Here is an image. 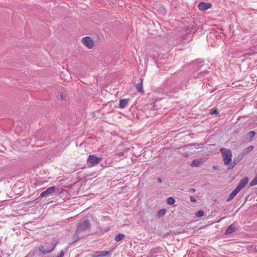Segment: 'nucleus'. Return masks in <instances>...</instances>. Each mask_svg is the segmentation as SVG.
Masks as SVG:
<instances>
[{
    "instance_id": "f257e3e1",
    "label": "nucleus",
    "mask_w": 257,
    "mask_h": 257,
    "mask_svg": "<svg viewBox=\"0 0 257 257\" xmlns=\"http://www.w3.org/2000/svg\"><path fill=\"white\" fill-rule=\"evenodd\" d=\"M91 228V224L89 219H82L78 223L76 229V234H80L82 232L90 230Z\"/></svg>"
},
{
    "instance_id": "f03ea898",
    "label": "nucleus",
    "mask_w": 257,
    "mask_h": 257,
    "mask_svg": "<svg viewBox=\"0 0 257 257\" xmlns=\"http://www.w3.org/2000/svg\"><path fill=\"white\" fill-rule=\"evenodd\" d=\"M57 192L58 194L59 195L62 194L64 192H67V190L64 189H60L58 188H56L55 186H51L47 188L46 190L42 192L39 197H47L49 195H52L54 193Z\"/></svg>"
},
{
    "instance_id": "7ed1b4c3",
    "label": "nucleus",
    "mask_w": 257,
    "mask_h": 257,
    "mask_svg": "<svg viewBox=\"0 0 257 257\" xmlns=\"http://www.w3.org/2000/svg\"><path fill=\"white\" fill-rule=\"evenodd\" d=\"M57 243L55 241H52L51 243H46L44 245H40L39 247V250L43 254H47L55 249Z\"/></svg>"
},
{
    "instance_id": "20e7f679",
    "label": "nucleus",
    "mask_w": 257,
    "mask_h": 257,
    "mask_svg": "<svg viewBox=\"0 0 257 257\" xmlns=\"http://www.w3.org/2000/svg\"><path fill=\"white\" fill-rule=\"evenodd\" d=\"M102 160V157H98L94 154L90 155L87 160V164L89 167H92L98 164Z\"/></svg>"
},
{
    "instance_id": "39448f33",
    "label": "nucleus",
    "mask_w": 257,
    "mask_h": 257,
    "mask_svg": "<svg viewBox=\"0 0 257 257\" xmlns=\"http://www.w3.org/2000/svg\"><path fill=\"white\" fill-rule=\"evenodd\" d=\"M222 150L223 149H222ZM224 152H222V157L225 165H229L232 161V152L230 149H224Z\"/></svg>"
},
{
    "instance_id": "423d86ee",
    "label": "nucleus",
    "mask_w": 257,
    "mask_h": 257,
    "mask_svg": "<svg viewBox=\"0 0 257 257\" xmlns=\"http://www.w3.org/2000/svg\"><path fill=\"white\" fill-rule=\"evenodd\" d=\"M82 43L88 49H91L94 46V42L89 37H85L82 39Z\"/></svg>"
},
{
    "instance_id": "0eeeda50",
    "label": "nucleus",
    "mask_w": 257,
    "mask_h": 257,
    "mask_svg": "<svg viewBox=\"0 0 257 257\" xmlns=\"http://www.w3.org/2000/svg\"><path fill=\"white\" fill-rule=\"evenodd\" d=\"M248 182V177H245L242 178L235 188L237 189L239 191H240L244 187V186L246 185Z\"/></svg>"
},
{
    "instance_id": "6e6552de",
    "label": "nucleus",
    "mask_w": 257,
    "mask_h": 257,
    "mask_svg": "<svg viewBox=\"0 0 257 257\" xmlns=\"http://www.w3.org/2000/svg\"><path fill=\"white\" fill-rule=\"evenodd\" d=\"M198 9L200 11H206L211 8L212 4L210 3L200 2L198 5Z\"/></svg>"
},
{
    "instance_id": "1a4fd4ad",
    "label": "nucleus",
    "mask_w": 257,
    "mask_h": 257,
    "mask_svg": "<svg viewBox=\"0 0 257 257\" xmlns=\"http://www.w3.org/2000/svg\"><path fill=\"white\" fill-rule=\"evenodd\" d=\"M143 78H139L138 83H136L135 85L136 89L137 90L138 92L142 94H144V90L143 89Z\"/></svg>"
},
{
    "instance_id": "9d476101",
    "label": "nucleus",
    "mask_w": 257,
    "mask_h": 257,
    "mask_svg": "<svg viewBox=\"0 0 257 257\" xmlns=\"http://www.w3.org/2000/svg\"><path fill=\"white\" fill-rule=\"evenodd\" d=\"M95 254L94 257H109L111 255L110 252L106 250L97 251Z\"/></svg>"
},
{
    "instance_id": "9b49d317",
    "label": "nucleus",
    "mask_w": 257,
    "mask_h": 257,
    "mask_svg": "<svg viewBox=\"0 0 257 257\" xmlns=\"http://www.w3.org/2000/svg\"><path fill=\"white\" fill-rule=\"evenodd\" d=\"M192 63L196 66V68L197 69H199L201 67H202L204 64V61L203 60L201 59H197L195 60H193L192 62Z\"/></svg>"
},
{
    "instance_id": "f8f14e48",
    "label": "nucleus",
    "mask_w": 257,
    "mask_h": 257,
    "mask_svg": "<svg viewBox=\"0 0 257 257\" xmlns=\"http://www.w3.org/2000/svg\"><path fill=\"white\" fill-rule=\"evenodd\" d=\"M209 72L207 70L201 71L198 73L194 77L197 78L200 80L204 79L205 77L209 74Z\"/></svg>"
},
{
    "instance_id": "ddd939ff",
    "label": "nucleus",
    "mask_w": 257,
    "mask_h": 257,
    "mask_svg": "<svg viewBox=\"0 0 257 257\" xmlns=\"http://www.w3.org/2000/svg\"><path fill=\"white\" fill-rule=\"evenodd\" d=\"M237 230V228L236 227V225L235 224V222L231 224L230 225H229L228 228H227L225 233V235H229L231 234L232 233L234 232Z\"/></svg>"
},
{
    "instance_id": "4468645a",
    "label": "nucleus",
    "mask_w": 257,
    "mask_h": 257,
    "mask_svg": "<svg viewBox=\"0 0 257 257\" xmlns=\"http://www.w3.org/2000/svg\"><path fill=\"white\" fill-rule=\"evenodd\" d=\"M204 162V160H203V158H200L199 159L194 160L191 163V166L197 167H199L201 164H202Z\"/></svg>"
},
{
    "instance_id": "2eb2a0df",
    "label": "nucleus",
    "mask_w": 257,
    "mask_h": 257,
    "mask_svg": "<svg viewBox=\"0 0 257 257\" xmlns=\"http://www.w3.org/2000/svg\"><path fill=\"white\" fill-rule=\"evenodd\" d=\"M162 252L161 247L153 248L150 250V253L152 256H157L158 254L161 253Z\"/></svg>"
},
{
    "instance_id": "dca6fc26",
    "label": "nucleus",
    "mask_w": 257,
    "mask_h": 257,
    "mask_svg": "<svg viewBox=\"0 0 257 257\" xmlns=\"http://www.w3.org/2000/svg\"><path fill=\"white\" fill-rule=\"evenodd\" d=\"M239 191L235 188L229 194V197L226 199L227 202L232 200Z\"/></svg>"
},
{
    "instance_id": "f3484780",
    "label": "nucleus",
    "mask_w": 257,
    "mask_h": 257,
    "mask_svg": "<svg viewBox=\"0 0 257 257\" xmlns=\"http://www.w3.org/2000/svg\"><path fill=\"white\" fill-rule=\"evenodd\" d=\"M130 99H121L119 100V107L120 108H124L128 104Z\"/></svg>"
},
{
    "instance_id": "a211bd4d",
    "label": "nucleus",
    "mask_w": 257,
    "mask_h": 257,
    "mask_svg": "<svg viewBox=\"0 0 257 257\" xmlns=\"http://www.w3.org/2000/svg\"><path fill=\"white\" fill-rule=\"evenodd\" d=\"M244 156V153H241L239 154L238 155V156L236 157H235L233 159L237 163H238L240 162L243 159Z\"/></svg>"
},
{
    "instance_id": "6ab92c4d",
    "label": "nucleus",
    "mask_w": 257,
    "mask_h": 257,
    "mask_svg": "<svg viewBox=\"0 0 257 257\" xmlns=\"http://www.w3.org/2000/svg\"><path fill=\"white\" fill-rule=\"evenodd\" d=\"M124 237H125V235L124 234L120 233H118L117 235H116L115 236L114 240L116 242H118V241H121L122 239H123Z\"/></svg>"
},
{
    "instance_id": "aec40b11",
    "label": "nucleus",
    "mask_w": 257,
    "mask_h": 257,
    "mask_svg": "<svg viewBox=\"0 0 257 257\" xmlns=\"http://www.w3.org/2000/svg\"><path fill=\"white\" fill-rule=\"evenodd\" d=\"M166 213V210L164 208L160 209L157 212V216L158 218L163 216Z\"/></svg>"
},
{
    "instance_id": "412c9836",
    "label": "nucleus",
    "mask_w": 257,
    "mask_h": 257,
    "mask_svg": "<svg viewBox=\"0 0 257 257\" xmlns=\"http://www.w3.org/2000/svg\"><path fill=\"white\" fill-rule=\"evenodd\" d=\"M166 202L169 205H173L175 202V199L173 197H169L167 199Z\"/></svg>"
},
{
    "instance_id": "4be33fe9",
    "label": "nucleus",
    "mask_w": 257,
    "mask_h": 257,
    "mask_svg": "<svg viewBox=\"0 0 257 257\" xmlns=\"http://www.w3.org/2000/svg\"><path fill=\"white\" fill-rule=\"evenodd\" d=\"M204 215V211L203 210H200L199 211H197L195 213V216L199 218L203 216Z\"/></svg>"
},
{
    "instance_id": "5701e85b",
    "label": "nucleus",
    "mask_w": 257,
    "mask_h": 257,
    "mask_svg": "<svg viewBox=\"0 0 257 257\" xmlns=\"http://www.w3.org/2000/svg\"><path fill=\"white\" fill-rule=\"evenodd\" d=\"M257 185V176H255L250 182L249 185L250 187Z\"/></svg>"
},
{
    "instance_id": "b1692460",
    "label": "nucleus",
    "mask_w": 257,
    "mask_h": 257,
    "mask_svg": "<svg viewBox=\"0 0 257 257\" xmlns=\"http://www.w3.org/2000/svg\"><path fill=\"white\" fill-rule=\"evenodd\" d=\"M255 135V132L254 131H250L247 134V136L250 139H252Z\"/></svg>"
},
{
    "instance_id": "393cba45",
    "label": "nucleus",
    "mask_w": 257,
    "mask_h": 257,
    "mask_svg": "<svg viewBox=\"0 0 257 257\" xmlns=\"http://www.w3.org/2000/svg\"><path fill=\"white\" fill-rule=\"evenodd\" d=\"M253 149V147L252 146H248V147L244 149V151H246V152L249 153Z\"/></svg>"
},
{
    "instance_id": "a878e982",
    "label": "nucleus",
    "mask_w": 257,
    "mask_h": 257,
    "mask_svg": "<svg viewBox=\"0 0 257 257\" xmlns=\"http://www.w3.org/2000/svg\"><path fill=\"white\" fill-rule=\"evenodd\" d=\"M210 113L212 115L216 114L218 113V109L217 108H215L211 110Z\"/></svg>"
},
{
    "instance_id": "bb28decb",
    "label": "nucleus",
    "mask_w": 257,
    "mask_h": 257,
    "mask_svg": "<svg viewBox=\"0 0 257 257\" xmlns=\"http://www.w3.org/2000/svg\"><path fill=\"white\" fill-rule=\"evenodd\" d=\"M35 254L34 251H30L25 257H33Z\"/></svg>"
},
{
    "instance_id": "cd10ccee",
    "label": "nucleus",
    "mask_w": 257,
    "mask_h": 257,
    "mask_svg": "<svg viewBox=\"0 0 257 257\" xmlns=\"http://www.w3.org/2000/svg\"><path fill=\"white\" fill-rule=\"evenodd\" d=\"M79 238H80L79 234H76L75 233L73 242H76V241L78 240Z\"/></svg>"
},
{
    "instance_id": "c85d7f7f",
    "label": "nucleus",
    "mask_w": 257,
    "mask_h": 257,
    "mask_svg": "<svg viewBox=\"0 0 257 257\" xmlns=\"http://www.w3.org/2000/svg\"><path fill=\"white\" fill-rule=\"evenodd\" d=\"M190 201L191 202H196V199L192 196H191L190 197Z\"/></svg>"
},
{
    "instance_id": "c756f323",
    "label": "nucleus",
    "mask_w": 257,
    "mask_h": 257,
    "mask_svg": "<svg viewBox=\"0 0 257 257\" xmlns=\"http://www.w3.org/2000/svg\"><path fill=\"white\" fill-rule=\"evenodd\" d=\"M64 255V252L63 251V250H61L60 252L59 255L57 257H63Z\"/></svg>"
},
{
    "instance_id": "7c9ffc66",
    "label": "nucleus",
    "mask_w": 257,
    "mask_h": 257,
    "mask_svg": "<svg viewBox=\"0 0 257 257\" xmlns=\"http://www.w3.org/2000/svg\"><path fill=\"white\" fill-rule=\"evenodd\" d=\"M195 189L194 188H189V190H188V191L191 192V193H194L195 192Z\"/></svg>"
},
{
    "instance_id": "2f4dec72",
    "label": "nucleus",
    "mask_w": 257,
    "mask_h": 257,
    "mask_svg": "<svg viewBox=\"0 0 257 257\" xmlns=\"http://www.w3.org/2000/svg\"><path fill=\"white\" fill-rule=\"evenodd\" d=\"M230 164H231L232 165H233V166L235 167V166L237 165V163L233 159V162H231Z\"/></svg>"
},
{
    "instance_id": "473e14b6",
    "label": "nucleus",
    "mask_w": 257,
    "mask_h": 257,
    "mask_svg": "<svg viewBox=\"0 0 257 257\" xmlns=\"http://www.w3.org/2000/svg\"><path fill=\"white\" fill-rule=\"evenodd\" d=\"M230 164H231L232 165H233V166L235 167V166L237 165V163L233 159V162H231Z\"/></svg>"
},
{
    "instance_id": "72a5a7b5",
    "label": "nucleus",
    "mask_w": 257,
    "mask_h": 257,
    "mask_svg": "<svg viewBox=\"0 0 257 257\" xmlns=\"http://www.w3.org/2000/svg\"><path fill=\"white\" fill-rule=\"evenodd\" d=\"M229 165L228 168V170H231V169H232L234 167L233 166V165H232L231 164H229Z\"/></svg>"
},
{
    "instance_id": "f704fd0d",
    "label": "nucleus",
    "mask_w": 257,
    "mask_h": 257,
    "mask_svg": "<svg viewBox=\"0 0 257 257\" xmlns=\"http://www.w3.org/2000/svg\"><path fill=\"white\" fill-rule=\"evenodd\" d=\"M60 98L62 100H64L65 98V96L64 94H63L62 93H61Z\"/></svg>"
},
{
    "instance_id": "c9c22d12",
    "label": "nucleus",
    "mask_w": 257,
    "mask_h": 257,
    "mask_svg": "<svg viewBox=\"0 0 257 257\" xmlns=\"http://www.w3.org/2000/svg\"><path fill=\"white\" fill-rule=\"evenodd\" d=\"M162 179L160 178H157V182L159 184L161 183H162Z\"/></svg>"
},
{
    "instance_id": "e433bc0d",
    "label": "nucleus",
    "mask_w": 257,
    "mask_h": 257,
    "mask_svg": "<svg viewBox=\"0 0 257 257\" xmlns=\"http://www.w3.org/2000/svg\"><path fill=\"white\" fill-rule=\"evenodd\" d=\"M218 168V166H216V165H214V166H213V167H212V168H213L214 170H217Z\"/></svg>"
},
{
    "instance_id": "4c0bfd02",
    "label": "nucleus",
    "mask_w": 257,
    "mask_h": 257,
    "mask_svg": "<svg viewBox=\"0 0 257 257\" xmlns=\"http://www.w3.org/2000/svg\"><path fill=\"white\" fill-rule=\"evenodd\" d=\"M193 145H194V146H195L196 147H199V144H194Z\"/></svg>"
},
{
    "instance_id": "58836bf2",
    "label": "nucleus",
    "mask_w": 257,
    "mask_h": 257,
    "mask_svg": "<svg viewBox=\"0 0 257 257\" xmlns=\"http://www.w3.org/2000/svg\"><path fill=\"white\" fill-rule=\"evenodd\" d=\"M108 230H109V228L108 227V228H106V230L107 231Z\"/></svg>"
}]
</instances>
